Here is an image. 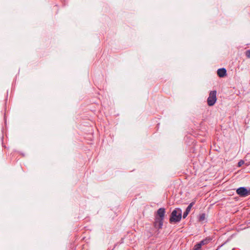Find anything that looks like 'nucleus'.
I'll list each match as a JSON object with an SVG mask.
<instances>
[{"instance_id":"nucleus-1","label":"nucleus","mask_w":250,"mask_h":250,"mask_svg":"<svg viewBox=\"0 0 250 250\" xmlns=\"http://www.w3.org/2000/svg\"><path fill=\"white\" fill-rule=\"evenodd\" d=\"M166 214V209L164 208H159L154 215V227L157 229L162 228Z\"/></svg>"},{"instance_id":"nucleus-2","label":"nucleus","mask_w":250,"mask_h":250,"mask_svg":"<svg viewBox=\"0 0 250 250\" xmlns=\"http://www.w3.org/2000/svg\"><path fill=\"white\" fill-rule=\"evenodd\" d=\"M182 209L180 208H176L171 213L169 222L172 223L180 222L182 218Z\"/></svg>"},{"instance_id":"nucleus-3","label":"nucleus","mask_w":250,"mask_h":250,"mask_svg":"<svg viewBox=\"0 0 250 250\" xmlns=\"http://www.w3.org/2000/svg\"><path fill=\"white\" fill-rule=\"evenodd\" d=\"M216 91H211L209 93V96L207 99L208 104L209 106H213L216 103Z\"/></svg>"},{"instance_id":"nucleus-4","label":"nucleus","mask_w":250,"mask_h":250,"mask_svg":"<svg viewBox=\"0 0 250 250\" xmlns=\"http://www.w3.org/2000/svg\"><path fill=\"white\" fill-rule=\"evenodd\" d=\"M236 193L241 197L248 196V189L245 187H240L236 190Z\"/></svg>"},{"instance_id":"nucleus-5","label":"nucleus","mask_w":250,"mask_h":250,"mask_svg":"<svg viewBox=\"0 0 250 250\" xmlns=\"http://www.w3.org/2000/svg\"><path fill=\"white\" fill-rule=\"evenodd\" d=\"M195 202H192L189 204V205L185 211L183 213V218H186L189 212H190L192 207L194 205Z\"/></svg>"},{"instance_id":"nucleus-6","label":"nucleus","mask_w":250,"mask_h":250,"mask_svg":"<svg viewBox=\"0 0 250 250\" xmlns=\"http://www.w3.org/2000/svg\"><path fill=\"white\" fill-rule=\"evenodd\" d=\"M217 75L219 77L223 78L227 75V70L224 68H219L217 70Z\"/></svg>"},{"instance_id":"nucleus-7","label":"nucleus","mask_w":250,"mask_h":250,"mask_svg":"<svg viewBox=\"0 0 250 250\" xmlns=\"http://www.w3.org/2000/svg\"><path fill=\"white\" fill-rule=\"evenodd\" d=\"M206 219V214L205 213H202L199 215V221H203Z\"/></svg>"},{"instance_id":"nucleus-8","label":"nucleus","mask_w":250,"mask_h":250,"mask_svg":"<svg viewBox=\"0 0 250 250\" xmlns=\"http://www.w3.org/2000/svg\"><path fill=\"white\" fill-rule=\"evenodd\" d=\"M201 244L197 243L194 246L193 250H201Z\"/></svg>"},{"instance_id":"nucleus-9","label":"nucleus","mask_w":250,"mask_h":250,"mask_svg":"<svg viewBox=\"0 0 250 250\" xmlns=\"http://www.w3.org/2000/svg\"><path fill=\"white\" fill-rule=\"evenodd\" d=\"M207 242L208 241L207 240H203L198 243L199 244H201V246L202 247V246L206 244L207 243Z\"/></svg>"},{"instance_id":"nucleus-10","label":"nucleus","mask_w":250,"mask_h":250,"mask_svg":"<svg viewBox=\"0 0 250 250\" xmlns=\"http://www.w3.org/2000/svg\"><path fill=\"white\" fill-rule=\"evenodd\" d=\"M244 164V161L242 160H241L238 163V167H240Z\"/></svg>"},{"instance_id":"nucleus-11","label":"nucleus","mask_w":250,"mask_h":250,"mask_svg":"<svg viewBox=\"0 0 250 250\" xmlns=\"http://www.w3.org/2000/svg\"><path fill=\"white\" fill-rule=\"evenodd\" d=\"M245 54L247 58H250V50L246 51Z\"/></svg>"},{"instance_id":"nucleus-12","label":"nucleus","mask_w":250,"mask_h":250,"mask_svg":"<svg viewBox=\"0 0 250 250\" xmlns=\"http://www.w3.org/2000/svg\"><path fill=\"white\" fill-rule=\"evenodd\" d=\"M250 195V188L248 189V196Z\"/></svg>"}]
</instances>
